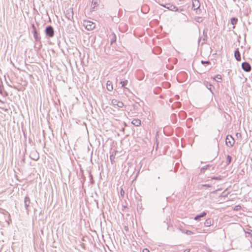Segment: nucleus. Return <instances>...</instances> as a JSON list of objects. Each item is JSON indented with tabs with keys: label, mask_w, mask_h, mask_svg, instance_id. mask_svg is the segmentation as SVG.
I'll return each instance as SVG.
<instances>
[{
	"label": "nucleus",
	"mask_w": 252,
	"mask_h": 252,
	"mask_svg": "<svg viewBox=\"0 0 252 252\" xmlns=\"http://www.w3.org/2000/svg\"><path fill=\"white\" fill-rule=\"evenodd\" d=\"M210 166L209 165H207L206 166H205L201 168V171H204L205 170L207 169L208 167H210Z\"/></svg>",
	"instance_id": "nucleus-22"
},
{
	"label": "nucleus",
	"mask_w": 252,
	"mask_h": 252,
	"mask_svg": "<svg viewBox=\"0 0 252 252\" xmlns=\"http://www.w3.org/2000/svg\"><path fill=\"white\" fill-rule=\"evenodd\" d=\"M203 233H205V232H205V230H203Z\"/></svg>",
	"instance_id": "nucleus-31"
},
{
	"label": "nucleus",
	"mask_w": 252,
	"mask_h": 252,
	"mask_svg": "<svg viewBox=\"0 0 252 252\" xmlns=\"http://www.w3.org/2000/svg\"><path fill=\"white\" fill-rule=\"evenodd\" d=\"M131 124L136 126H138L141 125V121L139 119H134L132 122Z\"/></svg>",
	"instance_id": "nucleus-14"
},
{
	"label": "nucleus",
	"mask_w": 252,
	"mask_h": 252,
	"mask_svg": "<svg viewBox=\"0 0 252 252\" xmlns=\"http://www.w3.org/2000/svg\"><path fill=\"white\" fill-rule=\"evenodd\" d=\"M213 223V220L212 219L209 218L207 219L204 222V225L206 227L210 226Z\"/></svg>",
	"instance_id": "nucleus-11"
},
{
	"label": "nucleus",
	"mask_w": 252,
	"mask_h": 252,
	"mask_svg": "<svg viewBox=\"0 0 252 252\" xmlns=\"http://www.w3.org/2000/svg\"><path fill=\"white\" fill-rule=\"evenodd\" d=\"M160 5L170 11H179V9L177 6H176L175 5L172 4L171 3H167L166 4H160Z\"/></svg>",
	"instance_id": "nucleus-2"
},
{
	"label": "nucleus",
	"mask_w": 252,
	"mask_h": 252,
	"mask_svg": "<svg viewBox=\"0 0 252 252\" xmlns=\"http://www.w3.org/2000/svg\"><path fill=\"white\" fill-rule=\"evenodd\" d=\"M240 208V206L239 205H237L235 206V210H238Z\"/></svg>",
	"instance_id": "nucleus-28"
},
{
	"label": "nucleus",
	"mask_w": 252,
	"mask_h": 252,
	"mask_svg": "<svg viewBox=\"0 0 252 252\" xmlns=\"http://www.w3.org/2000/svg\"><path fill=\"white\" fill-rule=\"evenodd\" d=\"M206 215V213L204 212L203 213H202L201 214H200V215H197L196 216L194 219V220H199V219L200 218H202V217H205V216Z\"/></svg>",
	"instance_id": "nucleus-15"
},
{
	"label": "nucleus",
	"mask_w": 252,
	"mask_h": 252,
	"mask_svg": "<svg viewBox=\"0 0 252 252\" xmlns=\"http://www.w3.org/2000/svg\"><path fill=\"white\" fill-rule=\"evenodd\" d=\"M204 85L208 89L211 90L212 85L209 83L208 82H204Z\"/></svg>",
	"instance_id": "nucleus-20"
},
{
	"label": "nucleus",
	"mask_w": 252,
	"mask_h": 252,
	"mask_svg": "<svg viewBox=\"0 0 252 252\" xmlns=\"http://www.w3.org/2000/svg\"><path fill=\"white\" fill-rule=\"evenodd\" d=\"M201 63L202 64H205V63L209 64L210 63V62L209 61H201Z\"/></svg>",
	"instance_id": "nucleus-25"
},
{
	"label": "nucleus",
	"mask_w": 252,
	"mask_h": 252,
	"mask_svg": "<svg viewBox=\"0 0 252 252\" xmlns=\"http://www.w3.org/2000/svg\"><path fill=\"white\" fill-rule=\"evenodd\" d=\"M111 104L115 107L117 108H122L124 106L123 102L116 99H113L111 100Z\"/></svg>",
	"instance_id": "nucleus-4"
},
{
	"label": "nucleus",
	"mask_w": 252,
	"mask_h": 252,
	"mask_svg": "<svg viewBox=\"0 0 252 252\" xmlns=\"http://www.w3.org/2000/svg\"><path fill=\"white\" fill-rule=\"evenodd\" d=\"M127 80H125V81H121L120 82V83L122 84V87H124L126 89L128 90L127 88H126L125 86L126 85L127 83Z\"/></svg>",
	"instance_id": "nucleus-16"
},
{
	"label": "nucleus",
	"mask_w": 252,
	"mask_h": 252,
	"mask_svg": "<svg viewBox=\"0 0 252 252\" xmlns=\"http://www.w3.org/2000/svg\"><path fill=\"white\" fill-rule=\"evenodd\" d=\"M214 80H215L216 81H217V82H220V81L221 80L222 78H221V75H217L215 77V78H214Z\"/></svg>",
	"instance_id": "nucleus-17"
},
{
	"label": "nucleus",
	"mask_w": 252,
	"mask_h": 252,
	"mask_svg": "<svg viewBox=\"0 0 252 252\" xmlns=\"http://www.w3.org/2000/svg\"><path fill=\"white\" fill-rule=\"evenodd\" d=\"M99 0H93L91 5V9L93 10H94V8L95 7L98 5L99 4Z\"/></svg>",
	"instance_id": "nucleus-10"
},
{
	"label": "nucleus",
	"mask_w": 252,
	"mask_h": 252,
	"mask_svg": "<svg viewBox=\"0 0 252 252\" xmlns=\"http://www.w3.org/2000/svg\"><path fill=\"white\" fill-rule=\"evenodd\" d=\"M235 142L234 139L231 135H227L225 139V143L227 146L232 147Z\"/></svg>",
	"instance_id": "nucleus-3"
},
{
	"label": "nucleus",
	"mask_w": 252,
	"mask_h": 252,
	"mask_svg": "<svg viewBox=\"0 0 252 252\" xmlns=\"http://www.w3.org/2000/svg\"><path fill=\"white\" fill-rule=\"evenodd\" d=\"M32 27L33 28V32L34 37V38L35 39L37 40V32H36V30H35V28H34L33 25H32Z\"/></svg>",
	"instance_id": "nucleus-19"
},
{
	"label": "nucleus",
	"mask_w": 252,
	"mask_h": 252,
	"mask_svg": "<svg viewBox=\"0 0 252 252\" xmlns=\"http://www.w3.org/2000/svg\"><path fill=\"white\" fill-rule=\"evenodd\" d=\"M185 233L187 234V235H191V234H193V233L190 231V230H186Z\"/></svg>",
	"instance_id": "nucleus-23"
},
{
	"label": "nucleus",
	"mask_w": 252,
	"mask_h": 252,
	"mask_svg": "<svg viewBox=\"0 0 252 252\" xmlns=\"http://www.w3.org/2000/svg\"><path fill=\"white\" fill-rule=\"evenodd\" d=\"M106 88L108 91H111L113 90V85L111 81H108L106 83Z\"/></svg>",
	"instance_id": "nucleus-13"
},
{
	"label": "nucleus",
	"mask_w": 252,
	"mask_h": 252,
	"mask_svg": "<svg viewBox=\"0 0 252 252\" xmlns=\"http://www.w3.org/2000/svg\"><path fill=\"white\" fill-rule=\"evenodd\" d=\"M30 204V199L28 196H26L24 199V205L27 211H28V207Z\"/></svg>",
	"instance_id": "nucleus-9"
},
{
	"label": "nucleus",
	"mask_w": 252,
	"mask_h": 252,
	"mask_svg": "<svg viewBox=\"0 0 252 252\" xmlns=\"http://www.w3.org/2000/svg\"><path fill=\"white\" fill-rule=\"evenodd\" d=\"M83 25L85 29L88 31H91L93 30L95 27V23L92 21L86 20H83Z\"/></svg>",
	"instance_id": "nucleus-1"
},
{
	"label": "nucleus",
	"mask_w": 252,
	"mask_h": 252,
	"mask_svg": "<svg viewBox=\"0 0 252 252\" xmlns=\"http://www.w3.org/2000/svg\"><path fill=\"white\" fill-rule=\"evenodd\" d=\"M242 68L246 72H249L251 70L250 64L247 62H244L242 63Z\"/></svg>",
	"instance_id": "nucleus-7"
},
{
	"label": "nucleus",
	"mask_w": 252,
	"mask_h": 252,
	"mask_svg": "<svg viewBox=\"0 0 252 252\" xmlns=\"http://www.w3.org/2000/svg\"><path fill=\"white\" fill-rule=\"evenodd\" d=\"M212 179H215V180H218L219 179V178L218 177H213Z\"/></svg>",
	"instance_id": "nucleus-30"
},
{
	"label": "nucleus",
	"mask_w": 252,
	"mask_h": 252,
	"mask_svg": "<svg viewBox=\"0 0 252 252\" xmlns=\"http://www.w3.org/2000/svg\"><path fill=\"white\" fill-rule=\"evenodd\" d=\"M120 193H121V195L122 196H124V195L125 191L124 190V189H121Z\"/></svg>",
	"instance_id": "nucleus-24"
},
{
	"label": "nucleus",
	"mask_w": 252,
	"mask_h": 252,
	"mask_svg": "<svg viewBox=\"0 0 252 252\" xmlns=\"http://www.w3.org/2000/svg\"><path fill=\"white\" fill-rule=\"evenodd\" d=\"M237 21H238V20L237 18H232L231 19V23L233 25H235V24H236Z\"/></svg>",
	"instance_id": "nucleus-18"
},
{
	"label": "nucleus",
	"mask_w": 252,
	"mask_h": 252,
	"mask_svg": "<svg viewBox=\"0 0 252 252\" xmlns=\"http://www.w3.org/2000/svg\"><path fill=\"white\" fill-rule=\"evenodd\" d=\"M234 57L237 61H241V55L238 49L235 50L234 52Z\"/></svg>",
	"instance_id": "nucleus-12"
},
{
	"label": "nucleus",
	"mask_w": 252,
	"mask_h": 252,
	"mask_svg": "<svg viewBox=\"0 0 252 252\" xmlns=\"http://www.w3.org/2000/svg\"><path fill=\"white\" fill-rule=\"evenodd\" d=\"M202 186L203 187H208V188L211 187V186L210 185H209V184L202 185Z\"/></svg>",
	"instance_id": "nucleus-26"
},
{
	"label": "nucleus",
	"mask_w": 252,
	"mask_h": 252,
	"mask_svg": "<svg viewBox=\"0 0 252 252\" xmlns=\"http://www.w3.org/2000/svg\"><path fill=\"white\" fill-rule=\"evenodd\" d=\"M65 17L69 20H72L73 19V9L69 8L66 10Z\"/></svg>",
	"instance_id": "nucleus-5"
},
{
	"label": "nucleus",
	"mask_w": 252,
	"mask_h": 252,
	"mask_svg": "<svg viewBox=\"0 0 252 252\" xmlns=\"http://www.w3.org/2000/svg\"><path fill=\"white\" fill-rule=\"evenodd\" d=\"M45 32L49 37H53L54 34V29L52 27L49 26L46 28Z\"/></svg>",
	"instance_id": "nucleus-6"
},
{
	"label": "nucleus",
	"mask_w": 252,
	"mask_h": 252,
	"mask_svg": "<svg viewBox=\"0 0 252 252\" xmlns=\"http://www.w3.org/2000/svg\"><path fill=\"white\" fill-rule=\"evenodd\" d=\"M143 252H150L149 250L146 248L143 250Z\"/></svg>",
	"instance_id": "nucleus-27"
},
{
	"label": "nucleus",
	"mask_w": 252,
	"mask_h": 252,
	"mask_svg": "<svg viewBox=\"0 0 252 252\" xmlns=\"http://www.w3.org/2000/svg\"><path fill=\"white\" fill-rule=\"evenodd\" d=\"M184 252H189V250H188V249H187V250H185Z\"/></svg>",
	"instance_id": "nucleus-29"
},
{
	"label": "nucleus",
	"mask_w": 252,
	"mask_h": 252,
	"mask_svg": "<svg viewBox=\"0 0 252 252\" xmlns=\"http://www.w3.org/2000/svg\"><path fill=\"white\" fill-rule=\"evenodd\" d=\"M200 6V4L198 0H192V8L196 10L199 8Z\"/></svg>",
	"instance_id": "nucleus-8"
},
{
	"label": "nucleus",
	"mask_w": 252,
	"mask_h": 252,
	"mask_svg": "<svg viewBox=\"0 0 252 252\" xmlns=\"http://www.w3.org/2000/svg\"><path fill=\"white\" fill-rule=\"evenodd\" d=\"M226 160H227V164H228L231 162V156L228 155L227 156Z\"/></svg>",
	"instance_id": "nucleus-21"
}]
</instances>
